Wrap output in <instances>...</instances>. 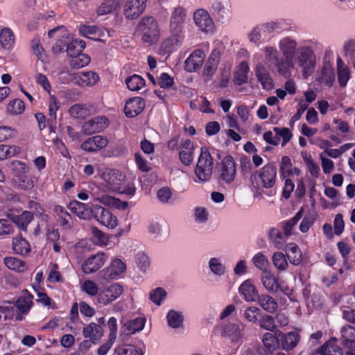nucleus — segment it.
I'll return each instance as SVG.
<instances>
[{"label":"nucleus","instance_id":"obj_1","mask_svg":"<svg viewBox=\"0 0 355 355\" xmlns=\"http://www.w3.org/2000/svg\"><path fill=\"white\" fill-rule=\"evenodd\" d=\"M263 51L268 67H275L277 72L285 78L290 77L291 71L287 66V62L284 60L275 47L267 46L263 49Z\"/></svg>","mask_w":355,"mask_h":355},{"label":"nucleus","instance_id":"obj_2","mask_svg":"<svg viewBox=\"0 0 355 355\" xmlns=\"http://www.w3.org/2000/svg\"><path fill=\"white\" fill-rule=\"evenodd\" d=\"M214 168L213 157L205 147L201 148L198 163L195 168V173L200 181H208L212 174Z\"/></svg>","mask_w":355,"mask_h":355},{"label":"nucleus","instance_id":"obj_3","mask_svg":"<svg viewBox=\"0 0 355 355\" xmlns=\"http://www.w3.org/2000/svg\"><path fill=\"white\" fill-rule=\"evenodd\" d=\"M137 28L142 33L141 40L144 43L153 44L158 38L159 29L157 21L152 16H145L139 22Z\"/></svg>","mask_w":355,"mask_h":355},{"label":"nucleus","instance_id":"obj_4","mask_svg":"<svg viewBox=\"0 0 355 355\" xmlns=\"http://www.w3.org/2000/svg\"><path fill=\"white\" fill-rule=\"evenodd\" d=\"M298 66L302 69V76L306 79L314 71L315 60L313 51L308 46L301 47L298 49L297 58Z\"/></svg>","mask_w":355,"mask_h":355},{"label":"nucleus","instance_id":"obj_5","mask_svg":"<svg viewBox=\"0 0 355 355\" xmlns=\"http://www.w3.org/2000/svg\"><path fill=\"white\" fill-rule=\"evenodd\" d=\"M277 166L274 162H270L263 166L257 174L254 175L256 179L257 176L260 181V185L265 189L273 187L277 181Z\"/></svg>","mask_w":355,"mask_h":355},{"label":"nucleus","instance_id":"obj_6","mask_svg":"<svg viewBox=\"0 0 355 355\" xmlns=\"http://www.w3.org/2000/svg\"><path fill=\"white\" fill-rule=\"evenodd\" d=\"M279 49L282 53L283 58L287 62V66L291 70L293 67V59L297 49V42L291 37H285L279 42Z\"/></svg>","mask_w":355,"mask_h":355},{"label":"nucleus","instance_id":"obj_7","mask_svg":"<svg viewBox=\"0 0 355 355\" xmlns=\"http://www.w3.org/2000/svg\"><path fill=\"white\" fill-rule=\"evenodd\" d=\"M96 220L101 224L113 229L118 225V220L115 216H114L108 209L99 206H93V215Z\"/></svg>","mask_w":355,"mask_h":355},{"label":"nucleus","instance_id":"obj_8","mask_svg":"<svg viewBox=\"0 0 355 355\" xmlns=\"http://www.w3.org/2000/svg\"><path fill=\"white\" fill-rule=\"evenodd\" d=\"M193 20L199 30L206 33L212 32L214 28V23L209 13L205 9L200 8L193 13Z\"/></svg>","mask_w":355,"mask_h":355},{"label":"nucleus","instance_id":"obj_9","mask_svg":"<svg viewBox=\"0 0 355 355\" xmlns=\"http://www.w3.org/2000/svg\"><path fill=\"white\" fill-rule=\"evenodd\" d=\"M147 0H128L124 5L123 15L128 19L138 18L145 10Z\"/></svg>","mask_w":355,"mask_h":355},{"label":"nucleus","instance_id":"obj_10","mask_svg":"<svg viewBox=\"0 0 355 355\" xmlns=\"http://www.w3.org/2000/svg\"><path fill=\"white\" fill-rule=\"evenodd\" d=\"M236 168L232 156H226L221 162L220 179L226 184L232 183L236 176Z\"/></svg>","mask_w":355,"mask_h":355},{"label":"nucleus","instance_id":"obj_11","mask_svg":"<svg viewBox=\"0 0 355 355\" xmlns=\"http://www.w3.org/2000/svg\"><path fill=\"white\" fill-rule=\"evenodd\" d=\"M123 291V287L120 284H112L98 293V301L101 304L107 305L117 299Z\"/></svg>","mask_w":355,"mask_h":355},{"label":"nucleus","instance_id":"obj_12","mask_svg":"<svg viewBox=\"0 0 355 355\" xmlns=\"http://www.w3.org/2000/svg\"><path fill=\"white\" fill-rule=\"evenodd\" d=\"M103 184L110 191H118L121 188V175L113 169H106L101 175Z\"/></svg>","mask_w":355,"mask_h":355},{"label":"nucleus","instance_id":"obj_13","mask_svg":"<svg viewBox=\"0 0 355 355\" xmlns=\"http://www.w3.org/2000/svg\"><path fill=\"white\" fill-rule=\"evenodd\" d=\"M108 125V119L105 116H96L85 121L82 127V132L85 135H90L99 132Z\"/></svg>","mask_w":355,"mask_h":355},{"label":"nucleus","instance_id":"obj_14","mask_svg":"<svg viewBox=\"0 0 355 355\" xmlns=\"http://www.w3.org/2000/svg\"><path fill=\"white\" fill-rule=\"evenodd\" d=\"M125 270V263L119 259H114L110 266L100 272L101 277L108 281L116 279Z\"/></svg>","mask_w":355,"mask_h":355},{"label":"nucleus","instance_id":"obj_15","mask_svg":"<svg viewBox=\"0 0 355 355\" xmlns=\"http://www.w3.org/2000/svg\"><path fill=\"white\" fill-rule=\"evenodd\" d=\"M145 106V101L141 97H132L126 101L124 113L127 117L133 118L141 114Z\"/></svg>","mask_w":355,"mask_h":355},{"label":"nucleus","instance_id":"obj_16","mask_svg":"<svg viewBox=\"0 0 355 355\" xmlns=\"http://www.w3.org/2000/svg\"><path fill=\"white\" fill-rule=\"evenodd\" d=\"M187 17L186 10L181 7L178 6L175 8L172 12L171 21H170V29L174 34L180 33L184 26V21Z\"/></svg>","mask_w":355,"mask_h":355},{"label":"nucleus","instance_id":"obj_17","mask_svg":"<svg viewBox=\"0 0 355 355\" xmlns=\"http://www.w3.org/2000/svg\"><path fill=\"white\" fill-rule=\"evenodd\" d=\"M206 55L203 50L193 51L184 62V69L188 72L196 71L202 65Z\"/></svg>","mask_w":355,"mask_h":355},{"label":"nucleus","instance_id":"obj_18","mask_svg":"<svg viewBox=\"0 0 355 355\" xmlns=\"http://www.w3.org/2000/svg\"><path fill=\"white\" fill-rule=\"evenodd\" d=\"M108 144V140L106 137L101 135H96L88 138L81 144V149L89 152H96L104 148Z\"/></svg>","mask_w":355,"mask_h":355},{"label":"nucleus","instance_id":"obj_19","mask_svg":"<svg viewBox=\"0 0 355 355\" xmlns=\"http://www.w3.org/2000/svg\"><path fill=\"white\" fill-rule=\"evenodd\" d=\"M107 259L105 253H97L87 258L82 266L85 273L89 274L97 271L101 268Z\"/></svg>","mask_w":355,"mask_h":355},{"label":"nucleus","instance_id":"obj_20","mask_svg":"<svg viewBox=\"0 0 355 355\" xmlns=\"http://www.w3.org/2000/svg\"><path fill=\"white\" fill-rule=\"evenodd\" d=\"M301 336L298 332L289 331L286 334L279 333V344L285 351H290L295 348L300 342Z\"/></svg>","mask_w":355,"mask_h":355},{"label":"nucleus","instance_id":"obj_21","mask_svg":"<svg viewBox=\"0 0 355 355\" xmlns=\"http://www.w3.org/2000/svg\"><path fill=\"white\" fill-rule=\"evenodd\" d=\"M13 225H15L20 230L26 232L28 225L33 218V214L29 211H24L21 214H15V213H8L6 214Z\"/></svg>","mask_w":355,"mask_h":355},{"label":"nucleus","instance_id":"obj_22","mask_svg":"<svg viewBox=\"0 0 355 355\" xmlns=\"http://www.w3.org/2000/svg\"><path fill=\"white\" fill-rule=\"evenodd\" d=\"M256 76L262 87L270 90L273 87V80L266 67L262 63H258L254 69Z\"/></svg>","mask_w":355,"mask_h":355},{"label":"nucleus","instance_id":"obj_23","mask_svg":"<svg viewBox=\"0 0 355 355\" xmlns=\"http://www.w3.org/2000/svg\"><path fill=\"white\" fill-rule=\"evenodd\" d=\"M68 207L80 219L89 220L93 215V207L89 208L86 204L80 202L76 200L71 202Z\"/></svg>","mask_w":355,"mask_h":355},{"label":"nucleus","instance_id":"obj_24","mask_svg":"<svg viewBox=\"0 0 355 355\" xmlns=\"http://www.w3.org/2000/svg\"><path fill=\"white\" fill-rule=\"evenodd\" d=\"M239 293L246 302H256L259 297V292L250 279L245 280L239 288Z\"/></svg>","mask_w":355,"mask_h":355},{"label":"nucleus","instance_id":"obj_25","mask_svg":"<svg viewBox=\"0 0 355 355\" xmlns=\"http://www.w3.org/2000/svg\"><path fill=\"white\" fill-rule=\"evenodd\" d=\"M194 146L189 139L185 140L180 146L179 157L182 164L189 166L193 159Z\"/></svg>","mask_w":355,"mask_h":355},{"label":"nucleus","instance_id":"obj_26","mask_svg":"<svg viewBox=\"0 0 355 355\" xmlns=\"http://www.w3.org/2000/svg\"><path fill=\"white\" fill-rule=\"evenodd\" d=\"M33 296L27 290H24L15 302V306L19 312L27 315L33 306Z\"/></svg>","mask_w":355,"mask_h":355},{"label":"nucleus","instance_id":"obj_27","mask_svg":"<svg viewBox=\"0 0 355 355\" xmlns=\"http://www.w3.org/2000/svg\"><path fill=\"white\" fill-rule=\"evenodd\" d=\"M83 334L85 338H89L93 341V344H96L103 336V329L102 327L95 322H91L83 329Z\"/></svg>","mask_w":355,"mask_h":355},{"label":"nucleus","instance_id":"obj_28","mask_svg":"<svg viewBox=\"0 0 355 355\" xmlns=\"http://www.w3.org/2000/svg\"><path fill=\"white\" fill-rule=\"evenodd\" d=\"M261 279L263 286L270 293H276L279 288L277 280L270 270L261 272Z\"/></svg>","mask_w":355,"mask_h":355},{"label":"nucleus","instance_id":"obj_29","mask_svg":"<svg viewBox=\"0 0 355 355\" xmlns=\"http://www.w3.org/2000/svg\"><path fill=\"white\" fill-rule=\"evenodd\" d=\"M12 249L17 254L26 256L31 252V247L26 239L18 236L12 239Z\"/></svg>","mask_w":355,"mask_h":355},{"label":"nucleus","instance_id":"obj_30","mask_svg":"<svg viewBox=\"0 0 355 355\" xmlns=\"http://www.w3.org/2000/svg\"><path fill=\"white\" fill-rule=\"evenodd\" d=\"M268 240L276 248L283 249L288 238L284 233H282L277 228H270L268 233Z\"/></svg>","mask_w":355,"mask_h":355},{"label":"nucleus","instance_id":"obj_31","mask_svg":"<svg viewBox=\"0 0 355 355\" xmlns=\"http://www.w3.org/2000/svg\"><path fill=\"white\" fill-rule=\"evenodd\" d=\"M313 355H343V349L336 343V339H331L322 345L319 352Z\"/></svg>","mask_w":355,"mask_h":355},{"label":"nucleus","instance_id":"obj_32","mask_svg":"<svg viewBox=\"0 0 355 355\" xmlns=\"http://www.w3.org/2000/svg\"><path fill=\"white\" fill-rule=\"evenodd\" d=\"M286 257L289 262L294 266H298L301 263L302 254L297 245L291 243L287 245Z\"/></svg>","mask_w":355,"mask_h":355},{"label":"nucleus","instance_id":"obj_33","mask_svg":"<svg viewBox=\"0 0 355 355\" xmlns=\"http://www.w3.org/2000/svg\"><path fill=\"white\" fill-rule=\"evenodd\" d=\"M250 71V67L247 62H242L238 67L237 70L234 73V83L236 85H242L248 80V74Z\"/></svg>","mask_w":355,"mask_h":355},{"label":"nucleus","instance_id":"obj_34","mask_svg":"<svg viewBox=\"0 0 355 355\" xmlns=\"http://www.w3.org/2000/svg\"><path fill=\"white\" fill-rule=\"evenodd\" d=\"M257 301L263 309L270 313L275 312L278 306L275 300L266 294L259 295Z\"/></svg>","mask_w":355,"mask_h":355},{"label":"nucleus","instance_id":"obj_35","mask_svg":"<svg viewBox=\"0 0 355 355\" xmlns=\"http://www.w3.org/2000/svg\"><path fill=\"white\" fill-rule=\"evenodd\" d=\"M3 263L10 270L22 272L27 269L24 261L14 257H6L3 259Z\"/></svg>","mask_w":355,"mask_h":355},{"label":"nucleus","instance_id":"obj_36","mask_svg":"<svg viewBox=\"0 0 355 355\" xmlns=\"http://www.w3.org/2000/svg\"><path fill=\"white\" fill-rule=\"evenodd\" d=\"M318 80L331 87L335 81V73L331 65L325 64L322 69L321 76Z\"/></svg>","mask_w":355,"mask_h":355},{"label":"nucleus","instance_id":"obj_37","mask_svg":"<svg viewBox=\"0 0 355 355\" xmlns=\"http://www.w3.org/2000/svg\"><path fill=\"white\" fill-rule=\"evenodd\" d=\"M341 344L347 346L349 343H353L355 338V327L350 324H345L340 329Z\"/></svg>","mask_w":355,"mask_h":355},{"label":"nucleus","instance_id":"obj_38","mask_svg":"<svg viewBox=\"0 0 355 355\" xmlns=\"http://www.w3.org/2000/svg\"><path fill=\"white\" fill-rule=\"evenodd\" d=\"M303 212V208H301L293 218L282 223V227L286 236L288 237L292 234V230L302 218Z\"/></svg>","mask_w":355,"mask_h":355},{"label":"nucleus","instance_id":"obj_39","mask_svg":"<svg viewBox=\"0 0 355 355\" xmlns=\"http://www.w3.org/2000/svg\"><path fill=\"white\" fill-rule=\"evenodd\" d=\"M85 47V42L82 40L75 39L67 43L66 51L69 56L74 57L82 53Z\"/></svg>","mask_w":355,"mask_h":355},{"label":"nucleus","instance_id":"obj_40","mask_svg":"<svg viewBox=\"0 0 355 355\" xmlns=\"http://www.w3.org/2000/svg\"><path fill=\"white\" fill-rule=\"evenodd\" d=\"M243 315L248 322L258 324L259 319L261 315V311L257 306H251L243 311Z\"/></svg>","mask_w":355,"mask_h":355},{"label":"nucleus","instance_id":"obj_41","mask_svg":"<svg viewBox=\"0 0 355 355\" xmlns=\"http://www.w3.org/2000/svg\"><path fill=\"white\" fill-rule=\"evenodd\" d=\"M263 346L269 352L276 350L279 346V338H277L272 334L265 333L262 338Z\"/></svg>","mask_w":355,"mask_h":355},{"label":"nucleus","instance_id":"obj_42","mask_svg":"<svg viewBox=\"0 0 355 355\" xmlns=\"http://www.w3.org/2000/svg\"><path fill=\"white\" fill-rule=\"evenodd\" d=\"M15 42L12 31L8 28H4L0 33V43L4 49H10Z\"/></svg>","mask_w":355,"mask_h":355},{"label":"nucleus","instance_id":"obj_43","mask_svg":"<svg viewBox=\"0 0 355 355\" xmlns=\"http://www.w3.org/2000/svg\"><path fill=\"white\" fill-rule=\"evenodd\" d=\"M167 322L170 327L176 329L180 327L184 321V317L180 312L170 310L166 316Z\"/></svg>","mask_w":355,"mask_h":355},{"label":"nucleus","instance_id":"obj_44","mask_svg":"<svg viewBox=\"0 0 355 355\" xmlns=\"http://www.w3.org/2000/svg\"><path fill=\"white\" fill-rule=\"evenodd\" d=\"M145 80L137 74H134L125 79L128 88L132 91H138L145 85Z\"/></svg>","mask_w":355,"mask_h":355},{"label":"nucleus","instance_id":"obj_45","mask_svg":"<svg viewBox=\"0 0 355 355\" xmlns=\"http://www.w3.org/2000/svg\"><path fill=\"white\" fill-rule=\"evenodd\" d=\"M145 325V319L143 318H137L131 320L124 324L125 331H128V334H134L143 329Z\"/></svg>","mask_w":355,"mask_h":355},{"label":"nucleus","instance_id":"obj_46","mask_svg":"<svg viewBox=\"0 0 355 355\" xmlns=\"http://www.w3.org/2000/svg\"><path fill=\"white\" fill-rule=\"evenodd\" d=\"M272 261L274 266L279 270H285L288 266L287 257L280 252H275L272 257Z\"/></svg>","mask_w":355,"mask_h":355},{"label":"nucleus","instance_id":"obj_47","mask_svg":"<svg viewBox=\"0 0 355 355\" xmlns=\"http://www.w3.org/2000/svg\"><path fill=\"white\" fill-rule=\"evenodd\" d=\"M119 6V0H105L98 9L99 15H104L115 11Z\"/></svg>","mask_w":355,"mask_h":355},{"label":"nucleus","instance_id":"obj_48","mask_svg":"<svg viewBox=\"0 0 355 355\" xmlns=\"http://www.w3.org/2000/svg\"><path fill=\"white\" fill-rule=\"evenodd\" d=\"M224 332L232 341H238L242 336L241 331L239 325L234 323H229L224 327Z\"/></svg>","mask_w":355,"mask_h":355},{"label":"nucleus","instance_id":"obj_49","mask_svg":"<svg viewBox=\"0 0 355 355\" xmlns=\"http://www.w3.org/2000/svg\"><path fill=\"white\" fill-rule=\"evenodd\" d=\"M90 62V58L84 53L71 57L69 61L71 67L73 69H80L87 66Z\"/></svg>","mask_w":355,"mask_h":355},{"label":"nucleus","instance_id":"obj_50","mask_svg":"<svg viewBox=\"0 0 355 355\" xmlns=\"http://www.w3.org/2000/svg\"><path fill=\"white\" fill-rule=\"evenodd\" d=\"M15 233V225L12 224V220L6 218L0 219V236L8 237Z\"/></svg>","mask_w":355,"mask_h":355},{"label":"nucleus","instance_id":"obj_51","mask_svg":"<svg viewBox=\"0 0 355 355\" xmlns=\"http://www.w3.org/2000/svg\"><path fill=\"white\" fill-rule=\"evenodd\" d=\"M10 167L16 178H18L28 171V166L21 161L15 160L10 163Z\"/></svg>","mask_w":355,"mask_h":355},{"label":"nucleus","instance_id":"obj_52","mask_svg":"<svg viewBox=\"0 0 355 355\" xmlns=\"http://www.w3.org/2000/svg\"><path fill=\"white\" fill-rule=\"evenodd\" d=\"M258 323L261 328L270 331H274L277 329L275 323V318L270 315H261Z\"/></svg>","mask_w":355,"mask_h":355},{"label":"nucleus","instance_id":"obj_53","mask_svg":"<svg viewBox=\"0 0 355 355\" xmlns=\"http://www.w3.org/2000/svg\"><path fill=\"white\" fill-rule=\"evenodd\" d=\"M25 109L24 102L19 98L14 99L11 101L7 107L8 112L11 114H21Z\"/></svg>","mask_w":355,"mask_h":355},{"label":"nucleus","instance_id":"obj_54","mask_svg":"<svg viewBox=\"0 0 355 355\" xmlns=\"http://www.w3.org/2000/svg\"><path fill=\"white\" fill-rule=\"evenodd\" d=\"M252 262L262 272L268 270L269 261L262 252L257 253L252 258Z\"/></svg>","mask_w":355,"mask_h":355},{"label":"nucleus","instance_id":"obj_55","mask_svg":"<svg viewBox=\"0 0 355 355\" xmlns=\"http://www.w3.org/2000/svg\"><path fill=\"white\" fill-rule=\"evenodd\" d=\"M209 268L212 273L221 276L225 273V266L218 258L213 257L209 261Z\"/></svg>","mask_w":355,"mask_h":355},{"label":"nucleus","instance_id":"obj_56","mask_svg":"<svg viewBox=\"0 0 355 355\" xmlns=\"http://www.w3.org/2000/svg\"><path fill=\"white\" fill-rule=\"evenodd\" d=\"M292 162L288 156H283L281 160L279 171L283 178L291 176Z\"/></svg>","mask_w":355,"mask_h":355},{"label":"nucleus","instance_id":"obj_57","mask_svg":"<svg viewBox=\"0 0 355 355\" xmlns=\"http://www.w3.org/2000/svg\"><path fill=\"white\" fill-rule=\"evenodd\" d=\"M119 355H144L143 351L138 347L132 345H125L117 349Z\"/></svg>","mask_w":355,"mask_h":355},{"label":"nucleus","instance_id":"obj_58","mask_svg":"<svg viewBox=\"0 0 355 355\" xmlns=\"http://www.w3.org/2000/svg\"><path fill=\"white\" fill-rule=\"evenodd\" d=\"M166 295L167 293L164 288L157 287L150 293L149 297L153 302L159 306L162 300L166 297Z\"/></svg>","mask_w":355,"mask_h":355},{"label":"nucleus","instance_id":"obj_59","mask_svg":"<svg viewBox=\"0 0 355 355\" xmlns=\"http://www.w3.org/2000/svg\"><path fill=\"white\" fill-rule=\"evenodd\" d=\"M211 11L214 15L219 19H225L227 17V10L219 1H214L211 4Z\"/></svg>","mask_w":355,"mask_h":355},{"label":"nucleus","instance_id":"obj_60","mask_svg":"<svg viewBox=\"0 0 355 355\" xmlns=\"http://www.w3.org/2000/svg\"><path fill=\"white\" fill-rule=\"evenodd\" d=\"M81 289L87 295L92 297L98 295V287L97 284L92 280L85 281L81 286Z\"/></svg>","mask_w":355,"mask_h":355},{"label":"nucleus","instance_id":"obj_61","mask_svg":"<svg viewBox=\"0 0 355 355\" xmlns=\"http://www.w3.org/2000/svg\"><path fill=\"white\" fill-rule=\"evenodd\" d=\"M17 182L18 186L24 190H31L35 187L33 178L26 174L17 178Z\"/></svg>","mask_w":355,"mask_h":355},{"label":"nucleus","instance_id":"obj_62","mask_svg":"<svg viewBox=\"0 0 355 355\" xmlns=\"http://www.w3.org/2000/svg\"><path fill=\"white\" fill-rule=\"evenodd\" d=\"M83 87L92 86L99 80L98 75L94 71L83 72Z\"/></svg>","mask_w":355,"mask_h":355},{"label":"nucleus","instance_id":"obj_63","mask_svg":"<svg viewBox=\"0 0 355 355\" xmlns=\"http://www.w3.org/2000/svg\"><path fill=\"white\" fill-rule=\"evenodd\" d=\"M273 131L277 135L283 139L282 146H284L292 137V133L287 128L274 127Z\"/></svg>","mask_w":355,"mask_h":355},{"label":"nucleus","instance_id":"obj_64","mask_svg":"<svg viewBox=\"0 0 355 355\" xmlns=\"http://www.w3.org/2000/svg\"><path fill=\"white\" fill-rule=\"evenodd\" d=\"M342 318L348 322L355 324V309L349 306L341 307Z\"/></svg>","mask_w":355,"mask_h":355}]
</instances>
